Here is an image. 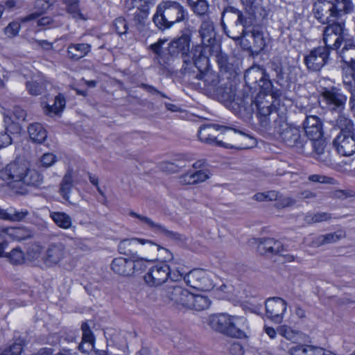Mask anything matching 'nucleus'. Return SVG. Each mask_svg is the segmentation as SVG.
Masks as SVG:
<instances>
[{"label":"nucleus","instance_id":"a19ab883","mask_svg":"<svg viewBox=\"0 0 355 355\" xmlns=\"http://www.w3.org/2000/svg\"><path fill=\"white\" fill-rule=\"evenodd\" d=\"M209 55L214 56L220 69L227 70L228 68V56L221 51L220 44H215L207 51Z\"/></svg>","mask_w":355,"mask_h":355},{"label":"nucleus","instance_id":"0eeeda50","mask_svg":"<svg viewBox=\"0 0 355 355\" xmlns=\"http://www.w3.org/2000/svg\"><path fill=\"white\" fill-rule=\"evenodd\" d=\"M286 120V118L284 123L278 124L272 132L279 135L280 139L286 146L294 148L299 153H302L304 148L309 147L311 143L299 128L290 125Z\"/></svg>","mask_w":355,"mask_h":355},{"label":"nucleus","instance_id":"69168bd1","mask_svg":"<svg viewBox=\"0 0 355 355\" xmlns=\"http://www.w3.org/2000/svg\"><path fill=\"white\" fill-rule=\"evenodd\" d=\"M20 28L19 21H12L5 28L4 31L8 37H15L19 33Z\"/></svg>","mask_w":355,"mask_h":355},{"label":"nucleus","instance_id":"7ed1b4c3","mask_svg":"<svg viewBox=\"0 0 355 355\" xmlns=\"http://www.w3.org/2000/svg\"><path fill=\"white\" fill-rule=\"evenodd\" d=\"M191 36L189 33H183L178 39L172 40L168 47V53L172 56L181 54L183 65L181 71L183 73L195 72L194 69H205L208 67V55H205L201 46H195L190 51Z\"/></svg>","mask_w":355,"mask_h":355},{"label":"nucleus","instance_id":"f257e3e1","mask_svg":"<svg viewBox=\"0 0 355 355\" xmlns=\"http://www.w3.org/2000/svg\"><path fill=\"white\" fill-rule=\"evenodd\" d=\"M265 7L250 8L246 15L233 6L224 8L221 26L227 35L239 42L241 46L258 55L267 46L268 37L262 24L268 17Z\"/></svg>","mask_w":355,"mask_h":355},{"label":"nucleus","instance_id":"4c0bfd02","mask_svg":"<svg viewBox=\"0 0 355 355\" xmlns=\"http://www.w3.org/2000/svg\"><path fill=\"white\" fill-rule=\"evenodd\" d=\"M50 218L59 227L68 230L72 225V219L69 215L62 211H51Z\"/></svg>","mask_w":355,"mask_h":355},{"label":"nucleus","instance_id":"603ef678","mask_svg":"<svg viewBox=\"0 0 355 355\" xmlns=\"http://www.w3.org/2000/svg\"><path fill=\"white\" fill-rule=\"evenodd\" d=\"M343 237V235L338 232L329 233L320 235L316 238L315 245L317 246L336 243Z\"/></svg>","mask_w":355,"mask_h":355},{"label":"nucleus","instance_id":"c9c22d12","mask_svg":"<svg viewBox=\"0 0 355 355\" xmlns=\"http://www.w3.org/2000/svg\"><path fill=\"white\" fill-rule=\"evenodd\" d=\"M28 132L31 139L35 143L42 144L47 137L46 130L38 123L31 124Z\"/></svg>","mask_w":355,"mask_h":355},{"label":"nucleus","instance_id":"a211bd4d","mask_svg":"<svg viewBox=\"0 0 355 355\" xmlns=\"http://www.w3.org/2000/svg\"><path fill=\"white\" fill-rule=\"evenodd\" d=\"M330 51L327 47L318 46L305 56L304 63L309 70L320 71L328 62Z\"/></svg>","mask_w":355,"mask_h":355},{"label":"nucleus","instance_id":"a878e982","mask_svg":"<svg viewBox=\"0 0 355 355\" xmlns=\"http://www.w3.org/2000/svg\"><path fill=\"white\" fill-rule=\"evenodd\" d=\"M110 268L118 275L123 277L132 276V260L130 258L122 257L114 258L110 264Z\"/></svg>","mask_w":355,"mask_h":355},{"label":"nucleus","instance_id":"dca6fc26","mask_svg":"<svg viewBox=\"0 0 355 355\" xmlns=\"http://www.w3.org/2000/svg\"><path fill=\"white\" fill-rule=\"evenodd\" d=\"M68 251L64 244L61 242H53L48 245L42 257V261L47 267H55L67 258Z\"/></svg>","mask_w":355,"mask_h":355},{"label":"nucleus","instance_id":"13d9d810","mask_svg":"<svg viewBox=\"0 0 355 355\" xmlns=\"http://www.w3.org/2000/svg\"><path fill=\"white\" fill-rule=\"evenodd\" d=\"M190 7L197 15H204L209 10V5L206 0H199L193 4H191Z\"/></svg>","mask_w":355,"mask_h":355},{"label":"nucleus","instance_id":"72a5a7b5","mask_svg":"<svg viewBox=\"0 0 355 355\" xmlns=\"http://www.w3.org/2000/svg\"><path fill=\"white\" fill-rule=\"evenodd\" d=\"M66 11L76 20L86 21L88 19L87 15L82 12L80 8V0H63Z\"/></svg>","mask_w":355,"mask_h":355},{"label":"nucleus","instance_id":"1a4fd4ad","mask_svg":"<svg viewBox=\"0 0 355 355\" xmlns=\"http://www.w3.org/2000/svg\"><path fill=\"white\" fill-rule=\"evenodd\" d=\"M180 275H176L171 273L170 267L164 263H159L149 268L144 275V280L147 286L150 287H157L165 283L168 279L171 281L179 280Z\"/></svg>","mask_w":355,"mask_h":355},{"label":"nucleus","instance_id":"f8f14e48","mask_svg":"<svg viewBox=\"0 0 355 355\" xmlns=\"http://www.w3.org/2000/svg\"><path fill=\"white\" fill-rule=\"evenodd\" d=\"M345 31L343 23L334 21L329 24L323 31L324 47H327L329 51L330 49L338 50L341 44L347 40Z\"/></svg>","mask_w":355,"mask_h":355},{"label":"nucleus","instance_id":"4be33fe9","mask_svg":"<svg viewBox=\"0 0 355 355\" xmlns=\"http://www.w3.org/2000/svg\"><path fill=\"white\" fill-rule=\"evenodd\" d=\"M333 1L331 0H318L313 5L314 17L322 24H329L336 19L333 11Z\"/></svg>","mask_w":355,"mask_h":355},{"label":"nucleus","instance_id":"0e129e2a","mask_svg":"<svg viewBox=\"0 0 355 355\" xmlns=\"http://www.w3.org/2000/svg\"><path fill=\"white\" fill-rule=\"evenodd\" d=\"M141 8H138L134 14V20L138 23H142L147 17L149 12L148 5H141Z\"/></svg>","mask_w":355,"mask_h":355},{"label":"nucleus","instance_id":"9d476101","mask_svg":"<svg viewBox=\"0 0 355 355\" xmlns=\"http://www.w3.org/2000/svg\"><path fill=\"white\" fill-rule=\"evenodd\" d=\"M324 107L331 112H342L345 108L347 96L336 87L324 88L320 94Z\"/></svg>","mask_w":355,"mask_h":355},{"label":"nucleus","instance_id":"ea45409f","mask_svg":"<svg viewBox=\"0 0 355 355\" xmlns=\"http://www.w3.org/2000/svg\"><path fill=\"white\" fill-rule=\"evenodd\" d=\"M308 141H309L311 144L309 147L304 148L302 154H304L306 155H312L315 154L318 157L324 154L325 144L323 140L321 139H308Z\"/></svg>","mask_w":355,"mask_h":355},{"label":"nucleus","instance_id":"2f4dec72","mask_svg":"<svg viewBox=\"0 0 355 355\" xmlns=\"http://www.w3.org/2000/svg\"><path fill=\"white\" fill-rule=\"evenodd\" d=\"M209 178V176L207 171L200 170L183 174L178 178V180L179 183L182 185H190L202 182Z\"/></svg>","mask_w":355,"mask_h":355},{"label":"nucleus","instance_id":"09e8293b","mask_svg":"<svg viewBox=\"0 0 355 355\" xmlns=\"http://www.w3.org/2000/svg\"><path fill=\"white\" fill-rule=\"evenodd\" d=\"M166 42L165 39H159L157 42L149 46V49L155 54L154 60L162 66H164L165 64L163 60L162 46Z\"/></svg>","mask_w":355,"mask_h":355},{"label":"nucleus","instance_id":"ddd939ff","mask_svg":"<svg viewBox=\"0 0 355 355\" xmlns=\"http://www.w3.org/2000/svg\"><path fill=\"white\" fill-rule=\"evenodd\" d=\"M220 128L221 125L218 124L201 126L198 130V137L201 141L212 146L225 148H243L242 146H236L231 143H227L220 139V135L217 133L220 130Z\"/></svg>","mask_w":355,"mask_h":355},{"label":"nucleus","instance_id":"338daca9","mask_svg":"<svg viewBox=\"0 0 355 355\" xmlns=\"http://www.w3.org/2000/svg\"><path fill=\"white\" fill-rule=\"evenodd\" d=\"M331 197L334 199L345 200L354 196V192L352 190H336L331 192Z\"/></svg>","mask_w":355,"mask_h":355},{"label":"nucleus","instance_id":"680f3d73","mask_svg":"<svg viewBox=\"0 0 355 355\" xmlns=\"http://www.w3.org/2000/svg\"><path fill=\"white\" fill-rule=\"evenodd\" d=\"M278 333L286 339L293 340L297 333L287 325H282L277 329Z\"/></svg>","mask_w":355,"mask_h":355},{"label":"nucleus","instance_id":"e2e57ef3","mask_svg":"<svg viewBox=\"0 0 355 355\" xmlns=\"http://www.w3.org/2000/svg\"><path fill=\"white\" fill-rule=\"evenodd\" d=\"M309 345L306 344H297L288 349V353L290 355H307Z\"/></svg>","mask_w":355,"mask_h":355},{"label":"nucleus","instance_id":"5701e85b","mask_svg":"<svg viewBox=\"0 0 355 355\" xmlns=\"http://www.w3.org/2000/svg\"><path fill=\"white\" fill-rule=\"evenodd\" d=\"M199 34L203 44V46H201L205 54L207 55L209 49H211L214 45L220 44L216 39V33L213 21L210 20L203 21L199 28Z\"/></svg>","mask_w":355,"mask_h":355},{"label":"nucleus","instance_id":"b1692460","mask_svg":"<svg viewBox=\"0 0 355 355\" xmlns=\"http://www.w3.org/2000/svg\"><path fill=\"white\" fill-rule=\"evenodd\" d=\"M303 125L307 139L322 138L323 135L322 123L319 117L314 115L307 116Z\"/></svg>","mask_w":355,"mask_h":355},{"label":"nucleus","instance_id":"39448f33","mask_svg":"<svg viewBox=\"0 0 355 355\" xmlns=\"http://www.w3.org/2000/svg\"><path fill=\"white\" fill-rule=\"evenodd\" d=\"M189 21L188 10L180 2L173 0L161 1L153 17L155 25L162 31L171 29L176 24H187Z\"/></svg>","mask_w":355,"mask_h":355},{"label":"nucleus","instance_id":"f3484780","mask_svg":"<svg viewBox=\"0 0 355 355\" xmlns=\"http://www.w3.org/2000/svg\"><path fill=\"white\" fill-rule=\"evenodd\" d=\"M130 216L138 220L137 223L147 227L156 234H159L173 240H180L181 235L177 232L168 230L160 223H156L147 216L137 214L133 211H130Z\"/></svg>","mask_w":355,"mask_h":355},{"label":"nucleus","instance_id":"a18cd8bd","mask_svg":"<svg viewBox=\"0 0 355 355\" xmlns=\"http://www.w3.org/2000/svg\"><path fill=\"white\" fill-rule=\"evenodd\" d=\"M6 234L12 240L22 241L31 236V232L22 227L7 228Z\"/></svg>","mask_w":355,"mask_h":355},{"label":"nucleus","instance_id":"3c124183","mask_svg":"<svg viewBox=\"0 0 355 355\" xmlns=\"http://www.w3.org/2000/svg\"><path fill=\"white\" fill-rule=\"evenodd\" d=\"M5 257L14 265L21 264L26 259L25 254L19 248L12 249L10 252L5 254Z\"/></svg>","mask_w":355,"mask_h":355},{"label":"nucleus","instance_id":"cd10ccee","mask_svg":"<svg viewBox=\"0 0 355 355\" xmlns=\"http://www.w3.org/2000/svg\"><path fill=\"white\" fill-rule=\"evenodd\" d=\"M231 318L227 313L212 315L209 318V324L213 329L227 335Z\"/></svg>","mask_w":355,"mask_h":355},{"label":"nucleus","instance_id":"774afa93","mask_svg":"<svg viewBox=\"0 0 355 355\" xmlns=\"http://www.w3.org/2000/svg\"><path fill=\"white\" fill-rule=\"evenodd\" d=\"M57 161L56 157L53 153H44L40 159L41 166L48 168L51 166Z\"/></svg>","mask_w":355,"mask_h":355},{"label":"nucleus","instance_id":"412c9836","mask_svg":"<svg viewBox=\"0 0 355 355\" xmlns=\"http://www.w3.org/2000/svg\"><path fill=\"white\" fill-rule=\"evenodd\" d=\"M337 152L343 156H350L355 153V132H339L333 141Z\"/></svg>","mask_w":355,"mask_h":355},{"label":"nucleus","instance_id":"aec40b11","mask_svg":"<svg viewBox=\"0 0 355 355\" xmlns=\"http://www.w3.org/2000/svg\"><path fill=\"white\" fill-rule=\"evenodd\" d=\"M267 317L276 323H281L287 309L286 302L278 297H270L265 302Z\"/></svg>","mask_w":355,"mask_h":355},{"label":"nucleus","instance_id":"4d7b16f0","mask_svg":"<svg viewBox=\"0 0 355 355\" xmlns=\"http://www.w3.org/2000/svg\"><path fill=\"white\" fill-rule=\"evenodd\" d=\"M253 199L259 202L277 200L278 199V193L275 191L257 193L254 195Z\"/></svg>","mask_w":355,"mask_h":355},{"label":"nucleus","instance_id":"4468645a","mask_svg":"<svg viewBox=\"0 0 355 355\" xmlns=\"http://www.w3.org/2000/svg\"><path fill=\"white\" fill-rule=\"evenodd\" d=\"M189 291L172 281L160 291L161 297L177 306L184 307Z\"/></svg>","mask_w":355,"mask_h":355},{"label":"nucleus","instance_id":"9b49d317","mask_svg":"<svg viewBox=\"0 0 355 355\" xmlns=\"http://www.w3.org/2000/svg\"><path fill=\"white\" fill-rule=\"evenodd\" d=\"M215 275L211 272L203 269L196 268L191 270L184 276L186 284L195 289L200 291H210L214 286Z\"/></svg>","mask_w":355,"mask_h":355},{"label":"nucleus","instance_id":"6e6552de","mask_svg":"<svg viewBox=\"0 0 355 355\" xmlns=\"http://www.w3.org/2000/svg\"><path fill=\"white\" fill-rule=\"evenodd\" d=\"M140 245H148L152 250L164 251L168 254L166 259H171L173 258L172 253L167 249L160 247L153 241L139 238L125 239L121 241L118 245V251L121 254L130 257V259L135 257L137 254V251Z\"/></svg>","mask_w":355,"mask_h":355},{"label":"nucleus","instance_id":"c85d7f7f","mask_svg":"<svg viewBox=\"0 0 355 355\" xmlns=\"http://www.w3.org/2000/svg\"><path fill=\"white\" fill-rule=\"evenodd\" d=\"M66 101L63 95L58 94L55 97L53 104L42 101L41 103L44 114L49 116L59 115L65 107Z\"/></svg>","mask_w":355,"mask_h":355},{"label":"nucleus","instance_id":"2eb2a0df","mask_svg":"<svg viewBox=\"0 0 355 355\" xmlns=\"http://www.w3.org/2000/svg\"><path fill=\"white\" fill-rule=\"evenodd\" d=\"M244 78L247 84L257 85L265 92H269L272 86L269 75L260 66H253L247 69Z\"/></svg>","mask_w":355,"mask_h":355},{"label":"nucleus","instance_id":"052dcab7","mask_svg":"<svg viewBox=\"0 0 355 355\" xmlns=\"http://www.w3.org/2000/svg\"><path fill=\"white\" fill-rule=\"evenodd\" d=\"M343 81L346 89L350 93L355 92V77L352 71L344 74Z\"/></svg>","mask_w":355,"mask_h":355},{"label":"nucleus","instance_id":"6e6d98bb","mask_svg":"<svg viewBox=\"0 0 355 355\" xmlns=\"http://www.w3.org/2000/svg\"><path fill=\"white\" fill-rule=\"evenodd\" d=\"M331 218V214L327 212L308 214L305 217L306 221L309 223H320L323 221H327L328 220H330Z\"/></svg>","mask_w":355,"mask_h":355},{"label":"nucleus","instance_id":"bb28decb","mask_svg":"<svg viewBox=\"0 0 355 355\" xmlns=\"http://www.w3.org/2000/svg\"><path fill=\"white\" fill-rule=\"evenodd\" d=\"M210 304L211 301L207 296L202 295H193L189 292L184 308L200 311L209 308Z\"/></svg>","mask_w":355,"mask_h":355},{"label":"nucleus","instance_id":"37998d69","mask_svg":"<svg viewBox=\"0 0 355 355\" xmlns=\"http://www.w3.org/2000/svg\"><path fill=\"white\" fill-rule=\"evenodd\" d=\"M261 245L263 250L268 254H278L283 251V245L282 243L274 239H265L263 241L261 242Z\"/></svg>","mask_w":355,"mask_h":355},{"label":"nucleus","instance_id":"de8ad7c7","mask_svg":"<svg viewBox=\"0 0 355 355\" xmlns=\"http://www.w3.org/2000/svg\"><path fill=\"white\" fill-rule=\"evenodd\" d=\"M44 254L43 248L41 245L33 243L28 247L25 257L28 261L33 262L39 260L40 258L42 260Z\"/></svg>","mask_w":355,"mask_h":355},{"label":"nucleus","instance_id":"5fc2aeb1","mask_svg":"<svg viewBox=\"0 0 355 355\" xmlns=\"http://www.w3.org/2000/svg\"><path fill=\"white\" fill-rule=\"evenodd\" d=\"M186 166L185 161H179L178 163L172 162H164L160 165L161 169L166 173H175L180 171V170Z\"/></svg>","mask_w":355,"mask_h":355},{"label":"nucleus","instance_id":"f704fd0d","mask_svg":"<svg viewBox=\"0 0 355 355\" xmlns=\"http://www.w3.org/2000/svg\"><path fill=\"white\" fill-rule=\"evenodd\" d=\"M46 83L42 78H32L26 82V89L32 96H39L46 89Z\"/></svg>","mask_w":355,"mask_h":355},{"label":"nucleus","instance_id":"473e14b6","mask_svg":"<svg viewBox=\"0 0 355 355\" xmlns=\"http://www.w3.org/2000/svg\"><path fill=\"white\" fill-rule=\"evenodd\" d=\"M83 331L82 342L78 345V349L83 353L92 351L94 348V336L87 322H83L81 326Z\"/></svg>","mask_w":355,"mask_h":355},{"label":"nucleus","instance_id":"8fccbe9b","mask_svg":"<svg viewBox=\"0 0 355 355\" xmlns=\"http://www.w3.org/2000/svg\"><path fill=\"white\" fill-rule=\"evenodd\" d=\"M35 8L37 10V12L31 13L24 17L20 18V21L22 23H26L34 20L40 16L42 13H44L46 10H47L49 7L42 0H37L35 3Z\"/></svg>","mask_w":355,"mask_h":355},{"label":"nucleus","instance_id":"bf43d9fd","mask_svg":"<svg viewBox=\"0 0 355 355\" xmlns=\"http://www.w3.org/2000/svg\"><path fill=\"white\" fill-rule=\"evenodd\" d=\"M114 26L116 33L121 35H125L128 32V24L123 17H118L114 21Z\"/></svg>","mask_w":355,"mask_h":355},{"label":"nucleus","instance_id":"423d86ee","mask_svg":"<svg viewBox=\"0 0 355 355\" xmlns=\"http://www.w3.org/2000/svg\"><path fill=\"white\" fill-rule=\"evenodd\" d=\"M272 98L265 94H259L253 99L254 110L257 112L259 124L265 130L272 132L281 123L286 120V115L279 114L273 106Z\"/></svg>","mask_w":355,"mask_h":355},{"label":"nucleus","instance_id":"e433bc0d","mask_svg":"<svg viewBox=\"0 0 355 355\" xmlns=\"http://www.w3.org/2000/svg\"><path fill=\"white\" fill-rule=\"evenodd\" d=\"M338 53L342 61L350 65L355 60V45L347 40L344 42L343 47L338 51Z\"/></svg>","mask_w":355,"mask_h":355},{"label":"nucleus","instance_id":"f03ea898","mask_svg":"<svg viewBox=\"0 0 355 355\" xmlns=\"http://www.w3.org/2000/svg\"><path fill=\"white\" fill-rule=\"evenodd\" d=\"M0 178L6 182L15 193H28L26 187H39L43 182L41 174L31 168L30 163L24 159H16L0 171Z\"/></svg>","mask_w":355,"mask_h":355},{"label":"nucleus","instance_id":"6ab92c4d","mask_svg":"<svg viewBox=\"0 0 355 355\" xmlns=\"http://www.w3.org/2000/svg\"><path fill=\"white\" fill-rule=\"evenodd\" d=\"M207 68V67L202 69H196L199 71L196 75V78L202 81V83H200V85H202L203 89L206 94L212 97L216 92V89L218 88V85L223 83L225 80L220 79L217 73L206 70Z\"/></svg>","mask_w":355,"mask_h":355},{"label":"nucleus","instance_id":"49530a36","mask_svg":"<svg viewBox=\"0 0 355 355\" xmlns=\"http://www.w3.org/2000/svg\"><path fill=\"white\" fill-rule=\"evenodd\" d=\"M73 187V176L72 170L69 169L63 177L62 181L60 184V195L67 200L69 198L71 188Z\"/></svg>","mask_w":355,"mask_h":355},{"label":"nucleus","instance_id":"c756f323","mask_svg":"<svg viewBox=\"0 0 355 355\" xmlns=\"http://www.w3.org/2000/svg\"><path fill=\"white\" fill-rule=\"evenodd\" d=\"M91 45L86 43H71L67 50L68 58L71 60L78 61L85 57L91 51Z\"/></svg>","mask_w":355,"mask_h":355},{"label":"nucleus","instance_id":"c03bdc74","mask_svg":"<svg viewBox=\"0 0 355 355\" xmlns=\"http://www.w3.org/2000/svg\"><path fill=\"white\" fill-rule=\"evenodd\" d=\"M24 345L23 340L16 339L3 349H0V355H21Z\"/></svg>","mask_w":355,"mask_h":355},{"label":"nucleus","instance_id":"864d4df0","mask_svg":"<svg viewBox=\"0 0 355 355\" xmlns=\"http://www.w3.org/2000/svg\"><path fill=\"white\" fill-rule=\"evenodd\" d=\"M132 276L135 273H141L147 268V263L151 262V260L144 259L138 255L131 259Z\"/></svg>","mask_w":355,"mask_h":355},{"label":"nucleus","instance_id":"393cba45","mask_svg":"<svg viewBox=\"0 0 355 355\" xmlns=\"http://www.w3.org/2000/svg\"><path fill=\"white\" fill-rule=\"evenodd\" d=\"M249 328L245 318L232 316L228 326L227 336L241 338L245 336V331Z\"/></svg>","mask_w":355,"mask_h":355},{"label":"nucleus","instance_id":"58836bf2","mask_svg":"<svg viewBox=\"0 0 355 355\" xmlns=\"http://www.w3.org/2000/svg\"><path fill=\"white\" fill-rule=\"evenodd\" d=\"M337 113L338 115L336 120V125L340 129V132H355V125L353 121L343 111Z\"/></svg>","mask_w":355,"mask_h":355},{"label":"nucleus","instance_id":"20e7f679","mask_svg":"<svg viewBox=\"0 0 355 355\" xmlns=\"http://www.w3.org/2000/svg\"><path fill=\"white\" fill-rule=\"evenodd\" d=\"M212 98L225 103L235 114L242 118H250L254 112L253 98L248 93L242 92L236 97L235 89L228 80L218 85Z\"/></svg>","mask_w":355,"mask_h":355},{"label":"nucleus","instance_id":"79ce46f5","mask_svg":"<svg viewBox=\"0 0 355 355\" xmlns=\"http://www.w3.org/2000/svg\"><path fill=\"white\" fill-rule=\"evenodd\" d=\"M27 210L17 211L10 208L9 211L0 208V218L10 221H20L28 215Z\"/></svg>","mask_w":355,"mask_h":355},{"label":"nucleus","instance_id":"7c9ffc66","mask_svg":"<svg viewBox=\"0 0 355 355\" xmlns=\"http://www.w3.org/2000/svg\"><path fill=\"white\" fill-rule=\"evenodd\" d=\"M220 139L228 143L230 141L234 144H239L242 139L250 138L247 134L241 130L231 128L227 126L221 125Z\"/></svg>","mask_w":355,"mask_h":355}]
</instances>
